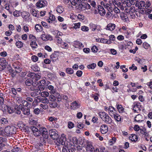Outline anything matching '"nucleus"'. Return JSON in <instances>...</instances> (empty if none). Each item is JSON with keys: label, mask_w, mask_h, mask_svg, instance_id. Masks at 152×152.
Instances as JSON below:
<instances>
[{"label": "nucleus", "mask_w": 152, "mask_h": 152, "mask_svg": "<svg viewBox=\"0 0 152 152\" xmlns=\"http://www.w3.org/2000/svg\"><path fill=\"white\" fill-rule=\"evenodd\" d=\"M98 114L102 120L106 124H110L112 123L111 118L106 113L104 112H100Z\"/></svg>", "instance_id": "nucleus-1"}, {"label": "nucleus", "mask_w": 152, "mask_h": 152, "mask_svg": "<svg viewBox=\"0 0 152 152\" xmlns=\"http://www.w3.org/2000/svg\"><path fill=\"white\" fill-rule=\"evenodd\" d=\"M91 6L90 4L87 3H82L81 4L79 3L78 5L76 6L75 8L76 9L79 10L84 11L86 10L90 9Z\"/></svg>", "instance_id": "nucleus-2"}, {"label": "nucleus", "mask_w": 152, "mask_h": 152, "mask_svg": "<svg viewBox=\"0 0 152 152\" xmlns=\"http://www.w3.org/2000/svg\"><path fill=\"white\" fill-rule=\"evenodd\" d=\"M31 130L33 134L35 136L37 137L39 136L41 134V128L38 129L35 126H32L31 127Z\"/></svg>", "instance_id": "nucleus-3"}, {"label": "nucleus", "mask_w": 152, "mask_h": 152, "mask_svg": "<svg viewBox=\"0 0 152 152\" xmlns=\"http://www.w3.org/2000/svg\"><path fill=\"white\" fill-rule=\"evenodd\" d=\"M66 141V138L65 137L64 134H62L59 139H58L57 141L58 143H57L56 144L57 145L60 146L61 144L62 145H64L65 144V142Z\"/></svg>", "instance_id": "nucleus-4"}, {"label": "nucleus", "mask_w": 152, "mask_h": 152, "mask_svg": "<svg viewBox=\"0 0 152 152\" xmlns=\"http://www.w3.org/2000/svg\"><path fill=\"white\" fill-rule=\"evenodd\" d=\"M12 66L13 68L15 69V71L17 73L19 72L22 71L21 64L17 61L13 64Z\"/></svg>", "instance_id": "nucleus-5"}, {"label": "nucleus", "mask_w": 152, "mask_h": 152, "mask_svg": "<svg viewBox=\"0 0 152 152\" xmlns=\"http://www.w3.org/2000/svg\"><path fill=\"white\" fill-rule=\"evenodd\" d=\"M87 144L86 147V151L87 152H95V149L94 147L89 142H87Z\"/></svg>", "instance_id": "nucleus-6"}, {"label": "nucleus", "mask_w": 152, "mask_h": 152, "mask_svg": "<svg viewBox=\"0 0 152 152\" xmlns=\"http://www.w3.org/2000/svg\"><path fill=\"white\" fill-rule=\"evenodd\" d=\"M20 109H21L23 113L25 115H28L30 114V110L29 108L23 107L21 104L20 105Z\"/></svg>", "instance_id": "nucleus-7"}, {"label": "nucleus", "mask_w": 152, "mask_h": 152, "mask_svg": "<svg viewBox=\"0 0 152 152\" xmlns=\"http://www.w3.org/2000/svg\"><path fill=\"white\" fill-rule=\"evenodd\" d=\"M141 105L139 103H134L132 105L133 109L135 112L138 113L141 110Z\"/></svg>", "instance_id": "nucleus-8"}, {"label": "nucleus", "mask_w": 152, "mask_h": 152, "mask_svg": "<svg viewBox=\"0 0 152 152\" xmlns=\"http://www.w3.org/2000/svg\"><path fill=\"white\" fill-rule=\"evenodd\" d=\"M41 134L45 139H47L48 137V134L47 129L44 127L41 128Z\"/></svg>", "instance_id": "nucleus-9"}, {"label": "nucleus", "mask_w": 152, "mask_h": 152, "mask_svg": "<svg viewBox=\"0 0 152 152\" xmlns=\"http://www.w3.org/2000/svg\"><path fill=\"white\" fill-rule=\"evenodd\" d=\"M145 3L143 1H136L135 6L139 9H142L143 7H145Z\"/></svg>", "instance_id": "nucleus-10"}, {"label": "nucleus", "mask_w": 152, "mask_h": 152, "mask_svg": "<svg viewBox=\"0 0 152 152\" xmlns=\"http://www.w3.org/2000/svg\"><path fill=\"white\" fill-rule=\"evenodd\" d=\"M108 129V126L106 124H102L100 126V131L102 134H104L107 133Z\"/></svg>", "instance_id": "nucleus-11"}, {"label": "nucleus", "mask_w": 152, "mask_h": 152, "mask_svg": "<svg viewBox=\"0 0 152 152\" xmlns=\"http://www.w3.org/2000/svg\"><path fill=\"white\" fill-rule=\"evenodd\" d=\"M13 129V127L10 126L6 127L4 129L5 136L8 135H11L12 133V130Z\"/></svg>", "instance_id": "nucleus-12"}, {"label": "nucleus", "mask_w": 152, "mask_h": 152, "mask_svg": "<svg viewBox=\"0 0 152 152\" xmlns=\"http://www.w3.org/2000/svg\"><path fill=\"white\" fill-rule=\"evenodd\" d=\"M57 132L55 130L53 129L49 131V134L53 140H55L57 137L58 134Z\"/></svg>", "instance_id": "nucleus-13"}, {"label": "nucleus", "mask_w": 152, "mask_h": 152, "mask_svg": "<svg viewBox=\"0 0 152 152\" xmlns=\"http://www.w3.org/2000/svg\"><path fill=\"white\" fill-rule=\"evenodd\" d=\"M37 102H41L44 104H48L49 103V100L46 98H42L39 96L37 97Z\"/></svg>", "instance_id": "nucleus-14"}, {"label": "nucleus", "mask_w": 152, "mask_h": 152, "mask_svg": "<svg viewBox=\"0 0 152 152\" xmlns=\"http://www.w3.org/2000/svg\"><path fill=\"white\" fill-rule=\"evenodd\" d=\"M45 5V1L42 0L39 1L36 4L37 7L38 9L44 7Z\"/></svg>", "instance_id": "nucleus-15"}, {"label": "nucleus", "mask_w": 152, "mask_h": 152, "mask_svg": "<svg viewBox=\"0 0 152 152\" xmlns=\"http://www.w3.org/2000/svg\"><path fill=\"white\" fill-rule=\"evenodd\" d=\"M99 12L101 16L104 15L106 13L105 10L102 6L99 5L98 6Z\"/></svg>", "instance_id": "nucleus-16"}, {"label": "nucleus", "mask_w": 152, "mask_h": 152, "mask_svg": "<svg viewBox=\"0 0 152 152\" xmlns=\"http://www.w3.org/2000/svg\"><path fill=\"white\" fill-rule=\"evenodd\" d=\"M73 46L77 48H81L84 47L83 44L80 42L78 41H75L74 42Z\"/></svg>", "instance_id": "nucleus-17"}, {"label": "nucleus", "mask_w": 152, "mask_h": 152, "mask_svg": "<svg viewBox=\"0 0 152 152\" xmlns=\"http://www.w3.org/2000/svg\"><path fill=\"white\" fill-rule=\"evenodd\" d=\"M109 114L112 117L116 114V111L114 108L112 106H110L108 109Z\"/></svg>", "instance_id": "nucleus-18"}, {"label": "nucleus", "mask_w": 152, "mask_h": 152, "mask_svg": "<svg viewBox=\"0 0 152 152\" xmlns=\"http://www.w3.org/2000/svg\"><path fill=\"white\" fill-rule=\"evenodd\" d=\"M50 82H47V85L46 86L48 87V88L50 91V93L51 94H54L56 91V90L54 88V87L51 85H49Z\"/></svg>", "instance_id": "nucleus-19"}, {"label": "nucleus", "mask_w": 152, "mask_h": 152, "mask_svg": "<svg viewBox=\"0 0 152 152\" xmlns=\"http://www.w3.org/2000/svg\"><path fill=\"white\" fill-rule=\"evenodd\" d=\"M42 39L44 41H46L49 40H51L52 39L50 35L42 34L41 36Z\"/></svg>", "instance_id": "nucleus-20"}, {"label": "nucleus", "mask_w": 152, "mask_h": 152, "mask_svg": "<svg viewBox=\"0 0 152 152\" xmlns=\"http://www.w3.org/2000/svg\"><path fill=\"white\" fill-rule=\"evenodd\" d=\"M116 26L113 24L110 23L106 26V29L111 31H113L115 28Z\"/></svg>", "instance_id": "nucleus-21"}, {"label": "nucleus", "mask_w": 152, "mask_h": 152, "mask_svg": "<svg viewBox=\"0 0 152 152\" xmlns=\"http://www.w3.org/2000/svg\"><path fill=\"white\" fill-rule=\"evenodd\" d=\"M136 0H126V4L127 7H130L132 5H134Z\"/></svg>", "instance_id": "nucleus-22"}, {"label": "nucleus", "mask_w": 152, "mask_h": 152, "mask_svg": "<svg viewBox=\"0 0 152 152\" xmlns=\"http://www.w3.org/2000/svg\"><path fill=\"white\" fill-rule=\"evenodd\" d=\"M71 106L72 109L74 110L79 107L80 105L77 103L76 101H75L72 103Z\"/></svg>", "instance_id": "nucleus-23"}, {"label": "nucleus", "mask_w": 152, "mask_h": 152, "mask_svg": "<svg viewBox=\"0 0 152 152\" xmlns=\"http://www.w3.org/2000/svg\"><path fill=\"white\" fill-rule=\"evenodd\" d=\"M58 55L56 53L52 54L50 56V59L51 61L54 62L58 59Z\"/></svg>", "instance_id": "nucleus-24"}, {"label": "nucleus", "mask_w": 152, "mask_h": 152, "mask_svg": "<svg viewBox=\"0 0 152 152\" xmlns=\"http://www.w3.org/2000/svg\"><path fill=\"white\" fill-rule=\"evenodd\" d=\"M0 62L1 63V65L3 67H5L7 65V63L6 60L4 58L0 59Z\"/></svg>", "instance_id": "nucleus-25"}, {"label": "nucleus", "mask_w": 152, "mask_h": 152, "mask_svg": "<svg viewBox=\"0 0 152 152\" xmlns=\"http://www.w3.org/2000/svg\"><path fill=\"white\" fill-rule=\"evenodd\" d=\"M40 94V91L39 89H37L31 93V95L32 97H35Z\"/></svg>", "instance_id": "nucleus-26"}, {"label": "nucleus", "mask_w": 152, "mask_h": 152, "mask_svg": "<svg viewBox=\"0 0 152 152\" xmlns=\"http://www.w3.org/2000/svg\"><path fill=\"white\" fill-rule=\"evenodd\" d=\"M129 138L132 141L135 142L137 140L138 137L135 134H132L129 136Z\"/></svg>", "instance_id": "nucleus-27"}, {"label": "nucleus", "mask_w": 152, "mask_h": 152, "mask_svg": "<svg viewBox=\"0 0 152 152\" xmlns=\"http://www.w3.org/2000/svg\"><path fill=\"white\" fill-rule=\"evenodd\" d=\"M70 1L72 5L75 6L77 4L78 5L79 3H80L82 0H70Z\"/></svg>", "instance_id": "nucleus-28"}, {"label": "nucleus", "mask_w": 152, "mask_h": 152, "mask_svg": "<svg viewBox=\"0 0 152 152\" xmlns=\"http://www.w3.org/2000/svg\"><path fill=\"white\" fill-rule=\"evenodd\" d=\"M29 123L31 125H35L37 123L36 118H30L29 120Z\"/></svg>", "instance_id": "nucleus-29"}, {"label": "nucleus", "mask_w": 152, "mask_h": 152, "mask_svg": "<svg viewBox=\"0 0 152 152\" xmlns=\"http://www.w3.org/2000/svg\"><path fill=\"white\" fill-rule=\"evenodd\" d=\"M113 116L117 122H121L122 120L121 117L118 114L116 113L115 114V115Z\"/></svg>", "instance_id": "nucleus-30"}, {"label": "nucleus", "mask_w": 152, "mask_h": 152, "mask_svg": "<svg viewBox=\"0 0 152 152\" xmlns=\"http://www.w3.org/2000/svg\"><path fill=\"white\" fill-rule=\"evenodd\" d=\"M35 29L37 32L41 31L42 30V26L39 24H37L35 26Z\"/></svg>", "instance_id": "nucleus-31"}, {"label": "nucleus", "mask_w": 152, "mask_h": 152, "mask_svg": "<svg viewBox=\"0 0 152 152\" xmlns=\"http://www.w3.org/2000/svg\"><path fill=\"white\" fill-rule=\"evenodd\" d=\"M57 12L59 13H62L64 11V8L62 6H58L56 8Z\"/></svg>", "instance_id": "nucleus-32"}, {"label": "nucleus", "mask_w": 152, "mask_h": 152, "mask_svg": "<svg viewBox=\"0 0 152 152\" xmlns=\"http://www.w3.org/2000/svg\"><path fill=\"white\" fill-rule=\"evenodd\" d=\"M50 107L51 108H54L56 107L58 105V104L55 101L49 103Z\"/></svg>", "instance_id": "nucleus-33"}, {"label": "nucleus", "mask_w": 152, "mask_h": 152, "mask_svg": "<svg viewBox=\"0 0 152 152\" xmlns=\"http://www.w3.org/2000/svg\"><path fill=\"white\" fill-rule=\"evenodd\" d=\"M117 108L119 113H122L124 112V109L121 105L118 104Z\"/></svg>", "instance_id": "nucleus-34"}, {"label": "nucleus", "mask_w": 152, "mask_h": 152, "mask_svg": "<svg viewBox=\"0 0 152 152\" xmlns=\"http://www.w3.org/2000/svg\"><path fill=\"white\" fill-rule=\"evenodd\" d=\"M88 2L89 3V4L94 8H97L96 7V3L94 0H88Z\"/></svg>", "instance_id": "nucleus-35"}, {"label": "nucleus", "mask_w": 152, "mask_h": 152, "mask_svg": "<svg viewBox=\"0 0 152 152\" xmlns=\"http://www.w3.org/2000/svg\"><path fill=\"white\" fill-rule=\"evenodd\" d=\"M120 17L122 20L124 22L128 20V17L125 14L123 13L121 14Z\"/></svg>", "instance_id": "nucleus-36"}, {"label": "nucleus", "mask_w": 152, "mask_h": 152, "mask_svg": "<svg viewBox=\"0 0 152 152\" xmlns=\"http://www.w3.org/2000/svg\"><path fill=\"white\" fill-rule=\"evenodd\" d=\"M105 8H106L109 12H112L113 10V9L109 4H106L104 6Z\"/></svg>", "instance_id": "nucleus-37"}, {"label": "nucleus", "mask_w": 152, "mask_h": 152, "mask_svg": "<svg viewBox=\"0 0 152 152\" xmlns=\"http://www.w3.org/2000/svg\"><path fill=\"white\" fill-rule=\"evenodd\" d=\"M125 12L127 13H129L131 12L132 13H133L135 11V7H132L130 8L129 9H125Z\"/></svg>", "instance_id": "nucleus-38"}, {"label": "nucleus", "mask_w": 152, "mask_h": 152, "mask_svg": "<svg viewBox=\"0 0 152 152\" xmlns=\"http://www.w3.org/2000/svg\"><path fill=\"white\" fill-rule=\"evenodd\" d=\"M33 83V81L31 78L27 79L25 82L26 85L30 86Z\"/></svg>", "instance_id": "nucleus-39"}, {"label": "nucleus", "mask_w": 152, "mask_h": 152, "mask_svg": "<svg viewBox=\"0 0 152 152\" xmlns=\"http://www.w3.org/2000/svg\"><path fill=\"white\" fill-rule=\"evenodd\" d=\"M101 43H104V44H109L112 43V42L110 40H108L104 39V38H101Z\"/></svg>", "instance_id": "nucleus-40"}, {"label": "nucleus", "mask_w": 152, "mask_h": 152, "mask_svg": "<svg viewBox=\"0 0 152 152\" xmlns=\"http://www.w3.org/2000/svg\"><path fill=\"white\" fill-rule=\"evenodd\" d=\"M29 39L31 42L36 41L37 39L34 35L32 34H30L29 36Z\"/></svg>", "instance_id": "nucleus-41"}, {"label": "nucleus", "mask_w": 152, "mask_h": 152, "mask_svg": "<svg viewBox=\"0 0 152 152\" xmlns=\"http://www.w3.org/2000/svg\"><path fill=\"white\" fill-rule=\"evenodd\" d=\"M11 91L12 92V94L13 95V97L19 95L17 92L16 89L14 88H11Z\"/></svg>", "instance_id": "nucleus-42"}, {"label": "nucleus", "mask_w": 152, "mask_h": 152, "mask_svg": "<svg viewBox=\"0 0 152 152\" xmlns=\"http://www.w3.org/2000/svg\"><path fill=\"white\" fill-rule=\"evenodd\" d=\"M66 72L67 74L71 75L73 73L74 71L73 69L71 68H67L66 69Z\"/></svg>", "instance_id": "nucleus-43"}, {"label": "nucleus", "mask_w": 152, "mask_h": 152, "mask_svg": "<svg viewBox=\"0 0 152 152\" xmlns=\"http://www.w3.org/2000/svg\"><path fill=\"white\" fill-rule=\"evenodd\" d=\"M31 46L34 49H35L37 48L38 45L36 42V41L31 42L30 43Z\"/></svg>", "instance_id": "nucleus-44"}, {"label": "nucleus", "mask_w": 152, "mask_h": 152, "mask_svg": "<svg viewBox=\"0 0 152 152\" xmlns=\"http://www.w3.org/2000/svg\"><path fill=\"white\" fill-rule=\"evenodd\" d=\"M13 98L16 99L18 103H20L22 100V98L20 96L19 94Z\"/></svg>", "instance_id": "nucleus-45"}, {"label": "nucleus", "mask_w": 152, "mask_h": 152, "mask_svg": "<svg viewBox=\"0 0 152 152\" xmlns=\"http://www.w3.org/2000/svg\"><path fill=\"white\" fill-rule=\"evenodd\" d=\"M96 64L93 63L91 64H89L87 66V68L89 69H94L96 67Z\"/></svg>", "instance_id": "nucleus-46"}, {"label": "nucleus", "mask_w": 152, "mask_h": 152, "mask_svg": "<svg viewBox=\"0 0 152 152\" xmlns=\"http://www.w3.org/2000/svg\"><path fill=\"white\" fill-rule=\"evenodd\" d=\"M41 96L45 98L48 96L49 95V93L47 91H43L40 93Z\"/></svg>", "instance_id": "nucleus-47"}, {"label": "nucleus", "mask_w": 152, "mask_h": 152, "mask_svg": "<svg viewBox=\"0 0 152 152\" xmlns=\"http://www.w3.org/2000/svg\"><path fill=\"white\" fill-rule=\"evenodd\" d=\"M20 105L19 106H17L15 107V112L16 114H20L21 113V112L20 110H21V109L19 108L20 107Z\"/></svg>", "instance_id": "nucleus-48"}, {"label": "nucleus", "mask_w": 152, "mask_h": 152, "mask_svg": "<svg viewBox=\"0 0 152 152\" xmlns=\"http://www.w3.org/2000/svg\"><path fill=\"white\" fill-rule=\"evenodd\" d=\"M15 44L16 46L19 48H22L23 45V43L20 41H17L16 42Z\"/></svg>", "instance_id": "nucleus-49"}, {"label": "nucleus", "mask_w": 152, "mask_h": 152, "mask_svg": "<svg viewBox=\"0 0 152 152\" xmlns=\"http://www.w3.org/2000/svg\"><path fill=\"white\" fill-rule=\"evenodd\" d=\"M117 5V7H119L122 10H124V6L123 5V4H122L121 2L119 1H118Z\"/></svg>", "instance_id": "nucleus-50"}, {"label": "nucleus", "mask_w": 152, "mask_h": 152, "mask_svg": "<svg viewBox=\"0 0 152 152\" xmlns=\"http://www.w3.org/2000/svg\"><path fill=\"white\" fill-rule=\"evenodd\" d=\"M89 25L91 30L93 31H95L97 27L96 25L92 23H91Z\"/></svg>", "instance_id": "nucleus-51"}, {"label": "nucleus", "mask_w": 152, "mask_h": 152, "mask_svg": "<svg viewBox=\"0 0 152 152\" xmlns=\"http://www.w3.org/2000/svg\"><path fill=\"white\" fill-rule=\"evenodd\" d=\"M51 20V23H55V20L56 19L54 15L53 14H50L49 17V19Z\"/></svg>", "instance_id": "nucleus-52"}, {"label": "nucleus", "mask_w": 152, "mask_h": 152, "mask_svg": "<svg viewBox=\"0 0 152 152\" xmlns=\"http://www.w3.org/2000/svg\"><path fill=\"white\" fill-rule=\"evenodd\" d=\"M40 85L42 86H46L47 85V83H46V81L44 79L40 81Z\"/></svg>", "instance_id": "nucleus-53"}, {"label": "nucleus", "mask_w": 152, "mask_h": 152, "mask_svg": "<svg viewBox=\"0 0 152 152\" xmlns=\"http://www.w3.org/2000/svg\"><path fill=\"white\" fill-rule=\"evenodd\" d=\"M48 120L50 122L56 121L57 120V118L54 117L49 116L48 117Z\"/></svg>", "instance_id": "nucleus-54"}, {"label": "nucleus", "mask_w": 152, "mask_h": 152, "mask_svg": "<svg viewBox=\"0 0 152 152\" xmlns=\"http://www.w3.org/2000/svg\"><path fill=\"white\" fill-rule=\"evenodd\" d=\"M0 122L1 124H7L8 123V121L7 119L5 118H1L0 121Z\"/></svg>", "instance_id": "nucleus-55"}, {"label": "nucleus", "mask_w": 152, "mask_h": 152, "mask_svg": "<svg viewBox=\"0 0 152 152\" xmlns=\"http://www.w3.org/2000/svg\"><path fill=\"white\" fill-rule=\"evenodd\" d=\"M41 24L42 26L46 28H49L50 27V25H48L47 23L43 21L41 22Z\"/></svg>", "instance_id": "nucleus-56"}, {"label": "nucleus", "mask_w": 152, "mask_h": 152, "mask_svg": "<svg viewBox=\"0 0 152 152\" xmlns=\"http://www.w3.org/2000/svg\"><path fill=\"white\" fill-rule=\"evenodd\" d=\"M6 107L7 108V111L10 114L12 113L13 112V109L10 107H8L7 106H6Z\"/></svg>", "instance_id": "nucleus-57"}, {"label": "nucleus", "mask_w": 152, "mask_h": 152, "mask_svg": "<svg viewBox=\"0 0 152 152\" xmlns=\"http://www.w3.org/2000/svg\"><path fill=\"white\" fill-rule=\"evenodd\" d=\"M40 110L38 108H36L33 111L34 114L36 115H38L39 113Z\"/></svg>", "instance_id": "nucleus-58"}, {"label": "nucleus", "mask_w": 152, "mask_h": 152, "mask_svg": "<svg viewBox=\"0 0 152 152\" xmlns=\"http://www.w3.org/2000/svg\"><path fill=\"white\" fill-rule=\"evenodd\" d=\"M49 99L51 102L55 101L56 99V97L53 95H50L49 96Z\"/></svg>", "instance_id": "nucleus-59"}, {"label": "nucleus", "mask_w": 152, "mask_h": 152, "mask_svg": "<svg viewBox=\"0 0 152 152\" xmlns=\"http://www.w3.org/2000/svg\"><path fill=\"white\" fill-rule=\"evenodd\" d=\"M79 141L77 138L75 137H74L72 138V142L74 144H77L78 143Z\"/></svg>", "instance_id": "nucleus-60"}, {"label": "nucleus", "mask_w": 152, "mask_h": 152, "mask_svg": "<svg viewBox=\"0 0 152 152\" xmlns=\"http://www.w3.org/2000/svg\"><path fill=\"white\" fill-rule=\"evenodd\" d=\"M32 60L34 62L37 61L38 60V57L36 56H33L31 57Z\"/></svg>", "instance_id": "nucleus-61"}, {"label": "nucleus", "mask_w": 152, "mask_h": 152, "mask_svg": "<svg viewBox=\"0 0 152 152\" xmlns=\"http://www.w3.org/2000/svg\"><path fill=\"white\" fill-rule=\"evenodd\" d=\"M35 73L34 72H30L27 75V76L29 77L33 78L35 76Z\"/></svg>", "instance_id": "nucleus-62"}, {"label": "nucleus", "mask_w": 152, "mask_h": 152, "mask_svg": "<svg viewBox=\"0 0 152 152\" xmlns=\"http://www.w3.org/2000/svg\"><path fill=\"white\" fill-rule=\"evenodd\" d=\"M142 45L143 48L146 49H148L150 47L149 45L146 42L143 43Z\"/></svg>", "instance_id": "nucleus-63"}, {"label": "nucleus", "mask_w": 152, "mask_h": 152, "mask_svg": "<svg viewBox=\"0 0 152 152\" xmlns=\"http://www.w3.org/2000/svg\"><path fill=\"white\" fill-rule=\"evenodd\" d=\"M32 69L35 72L39 71L40 70L39 68L37 65H35V66H33Z\"/></svg>", "instance_id": "nucleus-64"}]
</instances>
